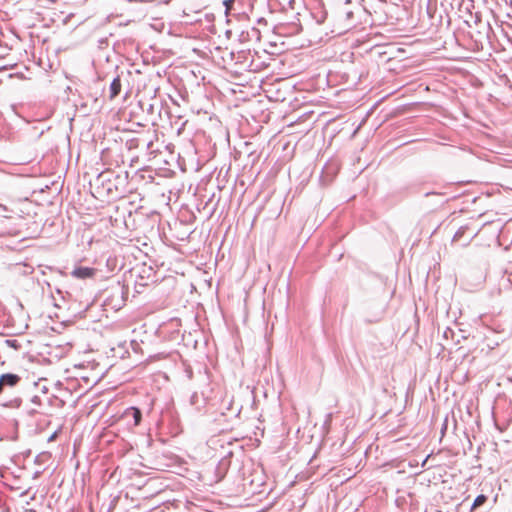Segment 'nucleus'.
I'll return each mask as SVG.
<instances>
[{"instance_id": "1", "label": "nucleus", "mask_w": 512, "mask_h": 512, "mask_svg": "<svg viewBox=\"0 0 512 512\" xmlns=\"http://www.w3.org/2000/svg\"><path fill=\"white\" fill-rule=\"evenodd\" d=\"M119 420L122 421L128 429H133L141 423L142 412L137 407H128L123 411Z\"/></svg>"}, {"instance_id": "2", "label": "nucleus", "mask_w": 512, "mask_h": 512, "mask_svg": "<svg viewBox=\"0 0 512 512\" xmlns=\"http://www.w3.org/2000/svg\"><path fill=\"white\" fill-rule=\"evenodd\" d=\"M21 381V377L14 373H5L0 376V395L7 389L16 387Z\"/></svg>"}, {"instance_id": "3", "label": "nucleus", "mask_w": 512, "mask_h": 512, "mask_svg": "<svg viewBox=\"0 0 512 512\" xmlns=\"http://www.w3.org/2000/svg\"><path fill=\"white\" fill-rule=\"evenodd\" d=\"M277 33L280 35L290 36L300 33L301 24L297 22L280 23L276 26Z\"/></svg>"}, {"instance_id": "4", "label": "nucleus", "mask_w": 512, "mask_h": 512, "mask_svg": "<svg viewBox=\"0 0 512 512\" xmlns=\"http://www.w3.org/2000/svg\"><path fill=\"white\" fill-rule=\"evenodd\" d=\"M189 403L196 412H201L206 406V399L202 395H199L197 392H194L190 396Z\"/></svg>"}, {"instance_id": "5", "label": "nucleus", "mask_w": 512, "mask_h": 512, "mask_svg": "<svg viewBox=\"0 0 512 512\" xmlns=\"http://www.w3.org/2000/svg\"><path fill=\"white\" fill-rule=\"evenodd\" d=\"M96 270L90 267H77L72 271V276L79 279L91 278L95 275Z\"/></svg>"}, {"instance_id": "6", "label": "nucleus", "mask_w": 512, "mask_h": 512, "mask_svg": "<svg viewBox=\"0 0 512 512\" xmlns=\"http://www.w3.org/2000/svg\"><path fill=\"white\" fill-rule=\"evenodd\" d=\"M233 404H234V401L232 399V397H225L222 401V411H221V414L223 416H227L228 415V412H231L232 414H234L235 416H238V414L240 413V408H236L234 409L233 408Z\"/></svg>"}, {"instance_id": "7", "label": "nucleus", "mask_w": 512, "mask_h": 512, "mask_svg": "<svg viewBox=\"0 0 512 512\" xmlns=\"http://www.w3.org/2000/svg\"><path fill=\"white\" fill-rule=\"evenodd\" d=\"M121 91V79L119 76L115 77L110 83L109 98L112 100L116 98Z\"/></svg>"}, {"instance_id": "8", "label": "nucleus", "mask_w": 512, "mask_h": 512, "mask_svg": "<svg viewBox=\"0 0 512 512\" xmlns=\"http://www.w3.org/2000/svg\"><path fill=\"white\" fill-rule=\"evenodd\" d=\"M352 16H353L352 12H347L346 13L347 23H345V25H343L340 28H339V24H337V26L332 30V32L339 35L343 31L350 29L354 25L351 21H349L350 17H352Z\"/></svg>"}, {"instance_id": "9", "label": "nucleus", "mask_w": 512, "mask_h": 512, "mask_svg": "<svg viewBox=\"0 0 512 512\" xmlns=\"http://www.w3.org/2000/svg\"><path fill=\"white\" fill-rule=\"evenodd\" d=\"M22 399L20 397H14L10 400H6L1 403L3 407L17 409L21 406Z\"/></svg>"}, {"instance_id": "10", "label": "nucleus", "mask_w": 512, "mask_h": 512, "mask_svg": "<svg viewBox=\"0 0 512 512\" xmlns=\"http://www.w3.org/2000/svg\"><path fill=\"white\" fill-rule=\"evenodd\" d=\"M486 501H487V497L485 495H483V494L478 495L475 498V500L471 506V509L473 510V509H476L477 507L482 506Z\"/></svg>"}, {"instance_id": "11", "label": "nucleus", "mask_w": 512, "mask_h": 512, "mask_svg": "<svg viewBox=\"0 0 512 512\" xmlns=\"http://www.w3.org/2000/svg\"><path fill=\"white\" fill-rule=\"evenodd\" d=\"M315 19H316V22L318 24H322L326 21L327 19V12L326 11H320L319 13H316L314 15Z\"/></svg>"}, {"instance_id": "12", "label": "nucleus", "mask_w": 512, "mask_h": 512, "mask_svg": "<svg viewBox=\"0 0 512 512\" xmlns=\"http://www.w3.org/2000/svg\"><path fill=\"white\" fill-rule=\"evenodd\" d=\"M465 228L460 227L457 232L454 234L453 241H458L464 234Z\"/></svg>"}, {"instance_id": "13", "label": "nucleus", "mask_w": 512, "mask_h": 512, "mask_svg": "<svg viewBox=\"0 0 512 512\" xmlns=\"http://www.w3.org/2000/svg\"><path fill=\"white\" fill-rule=\"evenodd\" d=\"M32 402H33V403H35V404H37V405H39V404H40V402H41L40 397H39V396H34V397L32 398Z\"/></svg>"}, {"instance_id": "14", "label": "nucleus", "mask_w": 512, "mask_h": 512, "mask_svg": "<svg viewBox=\"0 0 512 512\" xmlns=\"http://www.w3.org/2000/svg\"><path fill=\"white\" fill-rule=\"evenodd\" d=\"M116 290H117V293H118V294H120V295H122V296H123V294H124V287L117 286V289H116Z\"/></svg>"}, {"instance_id": "15", "label": "nucleus", "mask_w": 512, "mask_h": 512, "mask_svg": "<svg viewBox=\"0 0 512 512\" xmlns=\"http://www.w3.org/2000/svg\"><path fill=\"white\" fill-rule=\"evenodd\" d=\"M57 437V432H54L49 438H48V441H53L55 440V438Z\"/></svg>"}, {"instance_id": "16", "label": "nucleus", "mask_w": 512, "mask_h": 512, "mask_svg": "<svg viewBox=\"0 0 512 512\" xmlns=\"http://www.w3.org/2000/svg\"><path fill=\"white\" fill-rule=\"evenodd\" d=\"M233 0H227V1H224V4L226 6L227 9H229L230 7V4L232 3Z\"/></svg>"}, {"instance_id": "17", "label": "nucleus", "mask_w": 512, "mask_h": 512, "mask_svg": "<svg viewBox=\"0 0 512 512\" xmlns=\"http://www.w3.org/2000/svg\"><path fill=\"white\" fill-rule=\"evenodd\" d=\"M487 345H488V347H489L490 349H493V348H494V346H497V345H498V342L491 343V344H487Z\"/></svg>"}, {"instance_id": "18", "label": "nucleus", "mask_w": 512, "mask_h": 512, "mask_svg": "<svg viewBox=\"0 0 512 512\" xmlns=\"http://www.w3.org/2000/svg\"><path fill=\"white\" fill-rule=\"evenodd\" d=\"M7 343L11 346H14V344L16 343V340H7Z\"/></svg>"}, {"instance_id": "19", "label": "nucleus", "mask_w": 512, "mask_h": 512, "mask_svg": "<svg viewBox=\"0 0 512 512\" xmlns=\"http://www.w3.org/2000/svg\"><path fill=\"white\" fill-rule=\"evenodd\" d=\"M447 429V419L445 420V423L443 424V427H442V433Z\"/></svg>"}, {"instance_id": "20", "label": "nucleus", "mask_w": 512, "mask_h": 512, "mask_svg": "<svg viewBox=\"0 0 512 512\" xmlns=\"http://www.w3.org/2000/svg\"><path fill=\"white\" fill-rule=\"evenodd\" d=\"M124 303H117L114 306L120 308Z\"/></svg>"}, {"instance_id": "21", "label": "nucleus", "mask_w": 512, "mask_h": 512, "mask_svg": "<svg viewBox=\"0 0 512 512\" xmlns=\"http://www.w3.org/2000/svg\"><path fill=\"white\" fill-rule=\"evenodd\" d=\"M151 145H152V142H151V141H150V142H148V143H147V148L149 149Z\"/></svg>"}, {"instance_id": "22", "label": "nucleus", "mask_w": 512, "mask_h": 512, "mask_svg": "<svg viewBox=\"0 0 512 512\" xmlns=\"http://www.w3.org/2000/svg\"><path fill=\"white\" fill-rule=\"evenodd\" d=\"M427 460H428V457L426 459H424L422 466H424L426 464Z\"/></svg>"}]
</instances>
